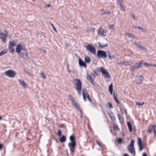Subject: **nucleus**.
Returning <instances> with one entry per match:
<instances>
[{
  "mask_svg": "<svg viewBox=\"0 0 156 156\" xmlns=\"http://www.w3.org/2000/svg\"><path fill=\"white\" fill-rule=\"evenodd\" d=\"M16 51L19 53L20 57L23 59L25 61L28 60L27 50L24 47H22L21 44H19L17 45L16 49Z\"/></svg>",
  "mask_w": 156,
  "mask_h": 156,
  "instance_id": "obj_1",
  "label": "nucleus"
},
{
  "mask_svg": "<svg viewBox=\"0 0 156 156\" xmlns=\"http://www.w3.org/2000/svg\"><path fill=\"white\" fill-rule=\"evenodd\" d=\"M144 62L143 60L135 63L130 67L131 70L132 71H134L140 68L142 66V64Z\"/></svg>",
  "mask_w": 156,
  "mask_h": 156,
  "instance_id": "obj_2",
  "label": "nucleus"
},
{
  "mask_svg": "<svg viewBox=\"0 0 156 156\" xmlns=\"http://www.w3.org/2000/svg\"><path fill=\"white\" fill-rule=\"evenodd\" d=\"M75 80L77 82V83L76 84L75 86L76 89L78 93L79 94H80L82 87L81 81L79 79H76Z\"/></svg>",
  "mask_w": 156,
  "mask_h": 156,
  "instance_id": "obj_3",
  "label": "nucleus"
},
{
  "mask_svg": "<svg viewBox=\"0 0 156 156\" xmlns=\"http://www.w3.org/2000/svg\"><path fill=\"white\" fill-rule=\"evenodd\" d=\"M97 55L98 58H105L107 57V53L104 51L98 50L97 52Z\"/></svg>",
  "mask_w": 156,
  "mask_h": 156,
  "instance_id": "obj_4",
  "label": "nucleus"
},
{
  "mask_svg": "<svg viewBox=\"0 0 156 156\" xmlns=\"http://www.w3.org/2000/svg\"><path fill=\"white\" fill-rule=\"evenodd\" d=\"M4 74L9 77L13 78L16 75V73L15 71L9 69L6 71L5 73H4Z\"/></svg>",
  "mask_w": 156,
  "mask_h": 156,
  "instance_id": "obj_5",
  "label": "nucleus"
},
{
  "mask_svg": "<svg viewBox=\"0 0 156 156\" xmlns=\"http://www.w3.org/2000/svg\"><path fill=\"white\" fill-rule=\"evenodd\" d=\"M86 48L87 51L91 53L94 54H95V49L94 46L90 44H88L86 46Z\"/></svg>",
  "mask_w": 156,
  "mask_h": 156,
  "instance_id": "obj_6",
  "label": "nucleus"
},
{
  "mask_svg": "<svg viewBox=\"0 0 156 156\" xmlns=\"http://www.w3.org/2000/svg\"><path fill=\"white\" fill-rule=\"evenodd\" d=\"M76 142H71L68 144L70 148L71 154L73 155L74 152V150L76 146Z\"/></svg>",
  "mask_w": 156,
  "mask_h": 156,
  "instance_id": "obj_7",
  "label": "nucleus"
},
{
  "mask_svg": "<svg viewBox=\"0 0 156 156\" xmlns=\"http://www.w3.org/2000/svg\"><path fill=\"white\" fill-rule=\"evenodd\" d=\"M100 69L101 72L104 75V76L105 77L107 78H109L110 77V75H109V73L106 71L105 69L102 67H101Z\"/></svg>",
  "mask_w": 156,
  "mask_h": 156,
  "instance_id": "obj_8",
  "label": "nucleus"
},
{
  "mask_svg": "<svg viewBox=\"0 0 156 156\" xmlns=\"http://www.w3.org/2000/svg\"><path fill=\"white\" fill-rule=\"evenodd\" d=\"M133 63V62L132 61H123L121 62L120 63H118V64L119 65H121L124 66H129L131 65Z\"/></svg>",
  "mask_w": 156,
  "mask_h": 156,
  "instance_id": "obj_9",
  "label": "nucleus"
},
{
  "mask_svg": "<svg viewBox=\"0 0 156 156\" xmlns=\"http://www.w3.org/2000/svg\"><path fill=\"white\" fill-rule=\"evenodd\" d=\"M156 126L151 125L149 126L148 128V132L151 133H152V130H153L154 132V135H156V129H155Z\"/></svg>",
  "mask_w": 156,
  "mask_h": 156,
  "instance_id": "obj_10",
  "label": "nucleus"
},
{
  "mask_svg": "<svg viewBox=\"0 0 156 156\" xmlns=\"http://www.w3.org/2000/svg\"><path fill=\"white\" fill-rule=\"evenodd\" d=\"M144 79V77L143 75L137 76L136 77V83L137 84L141 83Z\"/></svg>",
  "mask_w": 156,
  "mask_h": 156,
  "instance_id": "obj_11",
  "label": "nucleus"
},
{
  "mask_svg": "<svg viewBox=\"0 0 156 156\" xmlns=\"http://www.w3.org/2000/svg\"><path fill=\"white\" fill-rule=\"evenodd\" d=\"M98 34L101 36H106V32H105L104 30L101 28H99L98 30Z\"/></svg>",
  "mask_w": 156,
  "mask_h": 156,
  "instance_id": "obj_12",
  "label": "nucleus"
},
{
  "mask_svg": "<svg viewBox=\"0 0 156 156\" xmlns=\"http://www.w3.org/2000/svg\"><path fill=\"white\" fill-rule=\"evenodd\" d=\"M82 95L83 98L85 101H86V95L88 94L87 90L86 89L83 88L82 90Z\"/></svg>",
  "mask_w": 156,
  "mask_h": 156,
  "instance_id": "obj_13",
  "label": "nucleus"
},
{
  "mask_svg": "<svg viewBox=\"0 0 156 156\" xmlns=\"http://www.w3.org/2000/svg\"><path fill=\"white\" fill-rule=\"evenodd\" d=\"M7 36V35L6 34H4L0 33V38L2 39V42H5Z\"/></svg>",
  "mask_w": 156,
  "mask_h": 156,
  "instance_id": "obj_14",
  "label": "nucleus"
},
{
  "mask_svg": "<svg viewBox=\"0 0 156 156\" xmlns=\"http://www.w3.org/2000/svg\"><path fill=\"white\" fill-rule=\"evenodd\" d=\"M117 4L119 5L120 8H121L123 10L125 11V9L122 5V4L123 3V0H117Z\"/></svg>",
  "mask_w": 156,
  "mask_h": 156,
  "instance_id": "obj_15",
  "label": "nucleus"
},
{
  "mask_svg": "<svg viewBox=\"0 0 156 156\" xmlns=\"http://www.w3.org/2000/svg\"><path fill=\"white\" fill-rule=\"evenodd\" d=\"M79 64L80 66H82L85 68L87 67V66L85 62L82 61L80 58H79Z\"/></svg>",
  "mask_w": 156,
  "mask_h": 156,
  "instance_id": "obj_16",
  "label": "nucleus"
},
{
  "mask_svg": "<svg viewBox=\"0 0 156 156\" xmlns=\"http://www.w3.org/2000/svg\"><path fill=\"white\" fill-rule=\"evenodd\" d=\"M19 82L20 83V85L25 88H26L27 87V85L26 84L23 80L21 81L20 80H18Z\"/></svg>",
  "mask_w": 156,
  "mask_h": 156,
  "instance_id": "obj_17",
  "label": "nucleus"
},
{
  "mask_svg": "<svg viewBox=\"0 0 156 156\" xmlns=\"http://www.w3.org/2000/svg\"><path fill=\"white\" fill-rule=\"evenodd\" d=\"M69 100L71 101V103L73 105H74L76 103L74 99L70 95H69L68 96Z\"/></svg>",
  "mask_w": 156,
  "mask_h": 156,
  "instance_id": "obj_18",
  "label": "nucleus"
},
{
  "mask_svg": "<svg viewBox=\"0 0 156 156\" xmlns=\"http://www.w3.org/2000/svg\"><path fill=\"white\" fill-rule=\"evenodd\" d=\"M128 150L132 154L135 155L136 154V152L134 147H128Z\"/></svg>",
  "mask_w": 156,
  "mask_h": 156,
  "instance_id": "obj_19",
  "label": "nucleus"
},
{
  "mask_svg": "<svg viewBox=\"0 0 156 156\" xmlns=\"http://www.w3.org/2000/svg\"><path fill=\"white\" fill-rule=\"evenodd\" d=\"M87 79L88 80H90V82L94 86H95V85L94 83V81L93 80V79H92L91 77L89 75L87 76Z\"/></svg>",
  "mask_w": 156,
  "mask_h": 156,
  "instance_id": "obj_20",
  "label": "nucleus"
},
{
  "mask_svg": "<svg viewBox=\"0 0 156 156\" xmlns=\"http://www.w3.org/2000/svg\"><path fill=\"white\" fill-rule=\"evenodd\" d=\"M109 115L113 122H114L115 120V118L114 116V114L113 113L111 112V113H109Z\"/></svg>",
  "mask_w": 156,
  "mask_h": 156,
  "instance_id": "obj_21",
  "label": "nucleus"
},
{
  "mask_svg": "<svg viewBox=\"0 0 156 156\" xmlns=\"http://www.w3.org/2000/svg\"><path fill=\"white\" fill-rule=\"evenodd\" d=\"M127 125L128 126L129 131L131 132L133 131L132 126L130 122H127Z\"/></svg>",
  "mask_w": 156,
  "mask_h": 156,
  "instance_id": "obj_22",
  "label": "nucleus"
},
{
  "mask_svg": "<svg viewBox=\"0 0 156 156\" xmlns=\"http://www.w3.org/2000/svg\"><path fill=\"white\" fill-rule=\"evenodd\" d=\"M61 143H63L65 142L66 140V137L64 135L62 136L59 139Z\"/></svg>",
  "mask_w": 156,
  "mask_h": 156,
  "instance_id": "obj_23",
  "label": "nucleus"
},
{
  "mask_svg": "<svg viewBox=\"0 0 156 156\" xmlns=\"http://www.w3.org/2000/svg\"><path fill=\"white\" fill-rule=\"evenodd\" d=\"M113 90V84L112 83L109 86V91L111 95H112V94Z\"/></svg>",
  "mask_w": 156,
  "mask_h": 156,
  "instance_id": "obj_24",
  "label": "nucleus"
},
{
  "mask_svg": "<svg viewBox=\"0 0 156 156\" xmlns=\"http://www.w3.org/2000/svg\"><path fill=\"white\" fill-rule=\"evenodd\" d=\"M120 109L122 113H125L126 115H127V112L126 109L124 108V107H121L120 108Z\"/></svg>",
  "mask_w": 156,
  "mask_h": 156,
  "instance_id": "obj_25",
  "label": "nucleus"
},
{
  "mask_svg": "<svg viewBox=\"0 0 156 156\" xmlns=\"http://www.w3.org/2000/svg\"><path fill=\"white\" fill-rule=\"evenodd\" d=\"M69 140L71 141V142H76L75 141V138L74 136L73 135H71L69 137Z\"/></svg>",
  "mask_w": 156,
  "mask_h": 156,
  "instance_id": "obj_26",
  "label": "nucleus"
},
{
  "mask_svg": "<svg viewBox=\"0 0 156 156\" xmlns=\"http://www.w3.org/2000/svg\"><path fill=\"white\" fill-rule=\"evenodd\" d=\"M114 126V129L115 130H117L118 131L120 130V129L119 128L118 125L116 123H113Z\"/></svg>",
  "mask_w": 156,
  "mask_h": 156,
  "instance_id": "obj_27",
  "label": "nucleus"
},
{
  "mask_svg": "<svg viewBox=\"0 0 156 156\" xmlns=\"http://www.w3.org/2000/svg\"><path fill=\"white\" fill-rule=\"evenodd\" d=\"M107 56L108 55L109 57V59H111V58H114L115 56L114 55H112L110 52L109 51H108L107 52Z\"/></svg>",
  "mask_w": 156,
  "mask_h": 156,
  "instance_id": "obj_28",
  "label": "nucleus"
},
{
  "mask_svg": "<svg viewBox=\"0 0 156 156\" xmlns=\"http://www.w3.org/2000/svg\"><path fill=\"white\" fill-rule=\"evenodd\" d=\"M7 52V49H4L2 51L0 52V56L6 54Z\"/></svg>",
  "mask_w": 156,
  "mask_h": 156,
  "instance_id": "obj_29",
  "label": "nucleus"
},
{
  "mask_svg": "<svg viewBox=\"0 0 156 156\" xmlns=\"http://www.w3.org/2000/svg\"><path fill=\"white\" fill-rule=\"evenodd\" d=\"M15 45L16 41L10 42L9 43V47H12L13 46Z\"/></svg>",
  "mask_w": 156,
  "mask_h": 156,
  "instance_id": "obj_30",
  "label": "nucleus"
},
{
  "mask_svg": "<svg viewBox=\"0 0 156 156\" xmlns=\"http://www.w3.org/2000/svg\"><path fill=\"white\" fill-rule=\"evenodd\" d=\"M137 28H138L139 30H141L143 32L146 33L147 32V30H146L145 28H143L140 26H138Z\"/></svg>",
  "mask_w": 156,
  "mask_h": 156,
  "instance_id": "obj_31",
  "label": "nucleus"
},
{
  "mask_svg": "<svg viewBox=\"0 0 156 156\" xmlns=\"http://www.w3.org/2000/svg\"><path fill=\"white\" fill-rule=\"evenodd\" d=\"M98 44L100 48H103L104 47H107L108 46V45L107 44H105L104 45H102L99 42L98 43Z\"/></svg>",
  "mask_w": 156,
  "mask_h": 156,
  "instance_id": "obj_32",
  "label": "nucleus"
},
{
  "mask_svg": "<svg viewBox=\"0 0 156 156\" xmlns=\"http://www.w3.org/2000/svg\"><path fill=\"white\" fill-rule=\"evenodd\" d=\"M118 116L120 122L121 123V124H122L123 122V118L122 117L120 116V115L119 114H118Z\"/></svg>",
  "mask_w": 156,
  "mask_h": 156,
  "instance_id": "obj_33",
  "label": "nucleus"
},
{
  "mask_svg": "<svg viewBox=\"0 0 156 156\" xmlns=\"http://www.w3.org/2000/svg\"><path fill=\"white\" fill-rule=\"evenodd\" d=\"M134 140H131V143H130L129 146H128V147H134Z\"/></svg>",
  "mask_w": 156,
  "mask_h": 156,
  "instance_id": "obj_34",
  "label": "nucleus"
},
{
  "mask_svg": "<svg viewBox=\"0 0 156 156\" xmlns=\"http://www.w3.org/2000/svg\"><path fill=\"white\" fill-rule=\"evenodd\" d=\"M23 72L27 73L28 76H33L32 73L26 70L25 69L23 70Z\"/></svg>",
  "mask_w": 156,
  "mask_h": 156,
  "instance_id": "obj_35",
  "label": "nucleus"
},
{
  "mask_svg": "<svg viewBox=\"0 0 156 156\" xmlns=\"http://www.w3.org/2000/svg\"><path fill=\"white\" fill-rule=\"evenodd\" d=\"M85 61L87 63H89L90 61V58L88 57L87 56L85 58Z\"/></svg>",
  "mask_w": 156,
  "mask_h": 156,
  "instance_id": "obj_36",
  "label": "nucleus"
},
{
  "mask_svg": "<svg viewBox=\"0 0 156 156\" xmlns=\"http://www.w3.org/2000/svg\"><path fill=\"white\" fill-rule=\"evenodd\" d=\"M94 74L97 75H98L100 74V71L98 69H96L94 70Z\"/></svg>",
  "mask_w": 156,
  "mask_h": 156,
  "instance_id": "obj_37",
  "label": "nucleus"
},
{
  "mask_svg": "<svg viewBox=\"0 0 156 156\" xmlns=\"http://www.w3.org/2000/svg\"><path fill=\"white\" fill-rule=\"evenodd\" d=\"M140 48L145 52H146L147 51V48L142 45L140 46Z\"/></svg>",
  "mask_w": 156,
  "mask_h": 156,
  "instance_id": "obj_38",
  "label": "nucleus"
},
{
  "mask_svg": "<svg viewBox=\"0 0 156 156\" xmlns=\"http://www.w3.org/2000/svg\"><path fill=\"white\" fill-rule=\"evenodd\" d=\"M40 76H41V78H43L44 79H46V76L43 72H41L40 73Z\"/></svg>",
  "mask_w": 156,
  "mask_h": 156,
  "instance_id": "obj_39",
  "label": "nucleus"
},
{
  "mask_svg": "<svg viewBox=\"0 0 156 156\" xmlns=\"http://www.w3.org/2000/svg\"><path fill=\"white\" fill-rule=\"evenodd\" d=\"M138 145L139 147V151H141L144 148V147H143L144 146V145L142 144H139Z\"/></svg>",
  "mask_w": 156,
  "mask_h": 156,
  "instance_id": "obj_40",
  "label": "nucleus"
},
{
  "mask_svg": "<svg viewBox=\"0 0 156 156\" xmlns=\"http://www.w3.org/2000/svg\"><path fill=\"white\" fill-rule=\"evenodd\" d=\"M9 51L12 53H13L14 51V49L12 47H9Z\"/></svg>",
  "mask_w": 156,
  "mask_h": 156,
  "instance_id": "obj_41",
  "label": "nucleus"
},
{
  "mask_svg": "<svg viewBox=\"0 0 156 156\" xmlns=\"http://www.w3.org/2000/svg\"><path fill=\"white\" fill-rule=\"evenodd\" d=\"M145 103L144 102H142V103H139L137 102L136 103V105H139L140 106H142Z\"/></svg>",
  "mask_w": 156,
  "mask_h": 156,
  "instance_id": "obj_42",
  "label": "nucleus"
},
{
  "mask_svg": "<svg viewBox=\"0 0 156 156\" xmlns=\"http://www.w3.org/2000/svg\"><path fill=\"white\" fill-rule=\"evenodd\" d=\"M134 44L136 45L139 48H140V46H141L142 45L141 44H140V43H137L136 41H135L134 42Z\"/></svg>",
  "mask_w": 156,
  "mask_h": 156,
  "instance_id": "obj_43",
  "label": "nucleus"
},
{
  "mask_svg": "<svg viewBox=\"0 0 156 156\" xmlns=\"http://www.w3.org/2000/svg\"><path fill=\"white\" fill-rule=\"evenodd\" d=\"M123 141L122 139L121 138H119L117 140V142L118 143L121 144Z\"/></svg>",
  "mask_w": 156,
  "mask_h": 156,
  "instance_id": "obj_44",
  "label": "nucleus"
},
{
  "mask_svg": "<svg viewBox=\"0 0 156 156\" xmlns=\"http://www.w3.org/2000/svg\"><path fill=\"white\" fill-rule=\"evenodd\" d=\"M111 13V11H107L104 12L102 13V15H104L106 14H110Z\"/></svg>",
  "mask_w": 156,
  "mask_h": 156,
  "instance_id": "obj_45",
  "label": "nucleus"
},
{
  "mask_svg": "<svg viewBox=\"0 0 156 156\" xmlns=\"http://www.w3.org/2000/svg\"><path fill=\"white\" fill-rule=\"evenodd\" d=\"M109 26L110 28L112 29L113 30H115V27H114V24L109 25Z\"/></svg>",
  "mask_w": 156,
  "mask_h": 156,
  "instance_id": "obj_46",
  "label": "nucleus"
},
{
  "mask_svg": "<svg viewBox=\"0 0 156 156\" xmlns=\"http://www.w3.org/2000/svg\"><path fill=\"white\" fill-rule=\"evenodd\" d=\"M74 106L77 109H79L80 107L79 105L76 103L74 105Z\"/></svg>",
  "mask_w": 156,
  "mask_h": 156,
  "instance_id": "obj_47",
  "label": "nucleus"
},
{
  "mask_svg": "<svg viewBox=\"0 0 156 156\" xmlns=\"http://www.w3.org/2000/svg\"><path fill=\"white\" fill-rule=\"evenodd\" d=\"M51 27H52L53 30L56 32H57V31L56 30V29L54 27V25L52 24V23H51Z\"/></svg>",
  "mask_w": 156,
  "mask_h": 156,
  "instance_id": "obj_48",
  "label": "nucleus"
},
{
  "mask_svg": "<svg viewBox=\"0 0 156 156\" xmlns=\"http://www.w3.org/2000/svg\"><path fill=\"white\" fill-rule=\"evenodd\" d=\"M57 134L59 137H60L61 135V132L60 129L58 130Z\"/></svg>",
  "mask_w": 156,
  "mask_h": 156,
  "instance_id": "obj_49",
  "label": "nucleus"
},
{
  "mask_svg": "<svg viewBox=\"0 0 156 156\" xmlns=\"http://www.w3.org/2000/svg\"><path fill=\"white\" fill-rule=\"evenodd\" d=\"M126 34L129 37H132L133 35L129 33H126Z\"/></svg>",
  "mask_w": 156,
  "mask_h": 156,
  "instance_id": "obj_50",
  "label": "nucleus"
},
{
  "mask_svg": "<svg viewBox=\"0 0 156 156\" xmlns=\"http://www.w3.org/2000/svg\"><path fill=\"white\" fill-rule=\"evenodd\" d=\"M144 66H151V64L149 63L148 62H144Z\"/></svg>",
  "mask_w": 156,
  "mask_h": 156,
  "instance_id": "obj_51",
  "label": "nucleus"
},
{
  "mask_svg": "<svg viewBox=\"0 0 156 156\" xmlns=\"http://www.w3.org/2000/svg\"><path fill=\"white\" fill-rule=\"evenodd\" d=\"M138 144H142L141 140L140 138H138Z\"/></svg>",
  "mask_w": 156,
  "mask_h": 156,
  "instance_id": "obj_52",
  "label": "nucleus"
},
{
  "mask_svg": "<svg viewBox=\"0 0 156 156\" xmlns=\"http://www.w3.org/2000/svg\"><path fill=\"white\" fill-rule=\"evenodd\" d=\"M86 97L88 99V100L90 102H91V99H90V96L89 95V94H88L87 95H86Z\"/></svg>",
  "mask_w": 156,
  "mask_h": 156,
  "instance_id": "obj_53",
  "label": "nucleus"
},
{
  "mask_svg": "<svg viewBox=\"0 0 156 156\" xmlns=\"http://www.w3.org/2000/svg\"><path fill=\"white\" fill-rule=\"evenodd\" d=\"M113 96H114V99L115 101L118 100L117 99V98L116 97V96H115V94H113Z\"/></svg>",
  "mask_w": 156,
  "mask_h": 156,
  "instance_id": "obj_54",
  "label": "nucleus"
},
{
  "mask_svg": "<svg viewBox=\"0 0 156 156\" xmlns=\"http://www.w3.org/2000/svg\"><path fill=\"white\" fill-rule=\"evenodd\" d=\"M89 31L94 32V28L93 27H91L88 30Z\"/></svg>",
  "mask_w": 156,
  "mask_h": 156,
  "instance_id": "obj_55",
  "label": "nucleus"
},
{
  "mask_svg": "<svg viewBox=\"0 0 156 156\" xmlns=\"http://www.w3.org/2000/svg\"><path fill=\"white\" fill-rule=\"evenodd\" d=\"M108 107L110 108H113V106L111 103H109Z\"/></svg>",
  "mask_w": 156,
  "mask_h": 156,
  "instance_id": "obj_56",
  "label": "nucleus"
},
{
  "mask_svg": "<svg viewBox=\"0 0 156 156\" xmlns=\"http://www.w3.org/2000/svg\"><path fill=\"white\" fill-rule=\"evenodd\" d=\"M51 6V5L50 4H48L47 5H45V7L46 8L50 7Z\"/></svg>",
  "mask_w": 156,
  "mask_h": 156,
  "instance_id": "obj_57",
  "label": "nucleus"
},
{
  "mask_svg": "<svg viewBox=\"0 0 156 156\" xmlns=\"http://www.w3.org/2000/svg\"><path fill=\"white\" fill-rule=\"evenodd\" d=\"M132 37H133V38H135L136 40H137L138 39L137 37L136 36L134 35H133Z\"/></svg>",
  "mask_w": 156,
  "mask_h": 156,
  "instance_id": "obj_58",
  "label": "nucleus"
},
{
  "mask_svg": "<svg viewBox=\"0 0 156 156\" xmlns=\"http://www.w3.org/2000/svg\"><path fill=\"white\" fill-rule=\"evenodd\" d=\"M3 147V145L0 143V150L2 149Z\"/></svg>",
  "mask_w": 156,
  "mask_h": 156,
  "instance_id": "obj_59",
  "label": "nucleus"
},
{
  "mask_svg": "<svg viewBox=\"0 0 156 156\" xmlns=\"http://www.w3.org/2000/svg\"><path fill=\"white\" fill-rule=\"evenodd\" d=\"M132 17L133 18V19H134V20H136V19L135 18V16H134V15L133 14H132Z\"/></svg>",
  "mask_w": 156,
  "mask_h": 156,
  "instance_id": "obj_60",
  "label": "nucleus"
},
{
  "mask_svg": "<svg viewBox=\"0 0 156 156\" xmlns=\"http://www.w3.org/2000/svg\"><path fill=\"white\" fill-rule=\"evenodd\" d=\"M64 126V124H61L60 125L59 127L60 128H62V127H63Z\"/></svg>",
  "mask_w": 156,
  "mask_h": 156,
  "instance_id": "obj_61",
  "label": "nucleus"
},
{
  "mask_svg": "<svg viewBox=\"0 0 156 156\" xmlns=\"http://www.w3.org/2000/svg\"><path fill=\"white\" fill-rule=\"evenodd\" d=\"M96 143L98 145H99L100 146H101L100 144L98 141H96Z\"/></svg>",
  "mask_w": 156,
  "mask_h": 156,
  "instance_id": "obj_62",
  "label": "nucleus"
},
{
  "mask_svg": "<svg viewBox=\"0 0 156 156\" xmlns=\"http://www.w3.org/2000/svg\"><path fill=\"white\" fill-rule=\"evenodd\" d=\"M143 156H147V155L145 153H143Z\"/></svg>",
  "mask_w": 156,
  "mask_h": 156,
  "instance_id": "obj_63",
  "label": "nucleus"
},
{
  "mask_svg": "<svg viewBox=\"0 0 156 156\" xmlns=\"http://www.w3.org/2000/svg\"><path fill=\"white\" fill-rule=\"evenodd\" d=\"M124 156H129L127 154H125L124 155Z\"/></svg>",
  "mask_w": 156,
  "mask_h": 156,
  "instance_id": "obj_64",
  "label": "nucleus"
}]
</instances>
